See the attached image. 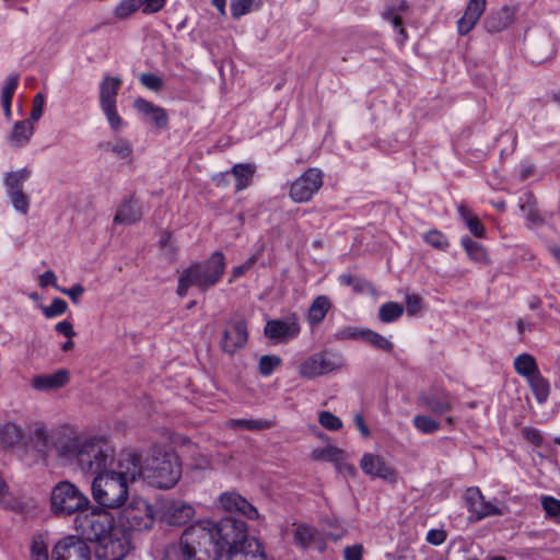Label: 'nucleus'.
<instances>
[{
  "instance_id": "f03ea898",
  "label": "nucleus",
  "mask_w": 560,
  "mask_h": 560,
  "mask_svg": "<svg viewBox=\"0 0 560 560\" xmlns=\"http://www.w3.org/2000/svg\"><path fill=\"white\" fill-rule=\"evenodd\" d=\"M74 529L80 539L95 544L100 560H122L131 549V535L104 509L88 508L75 515Z\"/></svg>"
},
{
  "instance_id": "4d7b16f0",
  "label": "nucleus",
  "mask_w": 560,
  "mask_h": 560,
  "mask_svg": "<svg viewBox=\"0 0 560 560\" xmlns=\"http://www.w3.org/2000/svg\"><path fill=\"white\" fill-rule=\"evenodd\" d=\"M44 106L45 96L43 93H37L33 100V108L28 120H31L32 122L37 121L43 115Z\"/></svg>"
},
{
  "instance_id": "f257e3e1",
  "label": "nucleus",
  "mask_w": 560,
  "mask_h": 560,
  "mask_svg": "<svg viewBox=\"0 0 560 560\" xmlns=\"http://www.w3.org/2000/svg\"><path fill=\"white\" fill-rule=\"evenodd\" d=\"M234 530L232 516L218 523L198 521L182 533L178 542L165 548L162 560H219Z\"/></svg>"
},
{
  "instance_id": "dca6fc26",
  "label": "nucleus",
  "mask_w": 560,
  "mask_h": 560,
  "mask_svg": "<svg viewBox=\"0 0 560 560\" xmlns=\"http://www.w3.org/2000/svg\"><path fill=\"white\" fill-rule=\"evenodd\" d=\"M68 438H60L55 432H49L42 422H35L30 427V443L40 458H46L48 453L56 450L59 455V446Z\"/></svg>"
},
{
  "instance_id": "052dcab7",
  "label": "nucleus",
  "mask_w": 560,
  "mask_h": 560,
  "mask_svg": "<svg viewBox=\"0 0 560 560\" xmlns=\"http://www.w3.org/2000/svg\"><path fill=\"white\" fill-rule=\"evenodd\" d=\"M339 280L342 284L352 287L353 290L357 292H362L364 288L368 285L365 281L352 275H341L339 277Z\"/></svg>"
},
{
  "instance_id": "338daca9",
  "label": "nucleus",
  "mask_w": 560,
  "mask_h": 560,
  "mask_svg": "<svg viewBox=\"0 0 560 560\" xmlns=\"http://www.w3.org/2000/svg\"><path fill=\"white\" fill-rule=\"evenodd\" d=\"M345 560H362V546L353 545L345 548Z\"/></svg>"
},
{
  "instance_id": "c756f323",
  "label": "nucleus",
  "mask_w": 560,
  "mask_h": 560,
  "mask_svg": "<svg viewBox=\"0 0 560 560\" xmlns=\"http://www.w3.org/2000/svg\"><path fill=\"white\" fill-rule=\"evenodd\" d=\"M407 9L408 3L405 0H400L397 4L388 7L383 13V18L389 21L395 28H398V32L402 36V39H406L407 34L405 28L401 27L402 22L400 13L406 12Z\"/></svg>"
},
{
  "instance_id": "a18cd8bd",
  "label": "nucleus",
  "mask_w": 560,
  "mask_h": 560,
  "mask_svg": "<svg viewBox=\"0 0 560 560\" xmlns=\"http://www.w3.org/2000/svg\"><path fill=\"white\" fill-rule=\"evenodd\" d=\"M281 364V359L280 357L278 355H262L260 359H259V363H258V370H259V373L262 375V376H269L273 373V371L280 366Z\"/></svg>"
},
{
  "instance_id": "4c0bfd02",
  "label": "nucleus",
  "mask_w": 560,
  "mask_h": 560,
  "mask_svg": "<svg viewBox=\"0 0 560 560\" xmlns=\"http://www.w3.org/2000/svg\"><path fill=\"white\" fill-rule=\"evenodd\" d=\"M460 244L465 248L470 259L477 262H483L487 260V252L480 243L471 240L468 236H464L460 240Z\"/></svg>"
},
{
  "instance_id": "09e8293b",
  "label": "nucleus",
  "mask_w": 560,
  "mask_h": 560,
  "mask_svg": "<svg viewBox=\"0 0 560 560\" xmlns=\"http://www.w3.org/2000/svg\"><path fill=\"white\" fill-rule=\"evenodd\" d=\"M68 304L65 300L56 298L48 306L43 307V313L47 318H54L66 313Z\"/></svg>"
},
{
  "instance_id": "69168bd1",
  "label": "nucleus",
  "mask_w": 560,
  "mask_h": 560,
  "mask_svg": "<svg viewBox=\"0 0 560 560\" xmlns=\"http://www.w3.org/2000/svg\"><path fill=\"white\" fill-rule=\"evenodd\" d=\"M446 540V533L443 529H430L427 534V541L440 546Z\"/></svg>"
},
{
  "instance_id": "bf43d9fd",
  "label": "nucleus",
  "mask_w": 560,
  "mask_h": 560,
  "mask_svg": "<svg viewBox=\"0 0 560 560\" xmlns=\"http://www.w3.org/2000/svg\"><path fill=\"white\" fill-rule=\"evenodd\" d=\"M406 308L410 316L418 314L422 310V299L418 294H408L406 296Z\"/></svg>"
},
{
  "instance_id": "0e129e2a",
  "label": "nucleus",
  "mask_w": 560,
  "mask_h": 560,
  "mask_svg": "<svg viewBox=\"0 0 560 560\" xmlns=\"http://www.w3.org/2000/svg\"><path fill=\"white\" fill-rule=\"evenodd\" d=\"M133 107L141 114H143L147 118L152 114L154 108L156 107L153 103L144 100V98H136L133 102Z\"/></svg>"
},
{
  "instance_id": "423d86ee",
  "label": "nucleus",
  "mask_w": 560,
  "mask_h": 560,
  "mask_svg": "<svg viewBox=\"0 0 560 560\" xmlns=\"http://www.w3.org/2000/svg\"><path fill=\"white\" fill-rule=\"evenodd\" d=\"M224 270L225 257L221 252H215L207 261L194 264L180 273L176 292L185 296L190 287L205 292L220 281Z\"/></svg>"
},
{
  "instance_id": "1a4fd4ad",
  "label": "nucleus",
  "mask_w": 560,
  "mask_h": 560,
  "mask_svg": "<svg viewBox=\"0 0 560 560\" xmlns=\"http://www.w3.org/2000/svg\"><path fill=\"white\" fill-rule=\"evenodd\" d=\"M155 513L149 502L142 498H132L120 511L118 526L126 528L128 534L132 530H148L153 526Z\"/></svg>"
},
{
  "instance_id": "e2e57ef3",
  "label": "nucleus",
  "mask_w": 560,
  "mask_h": 560,
  "mask_svg": "<svg viewBox=\"0 0 560 560\" xmlns=\"http://www.w3.org/2000/svg\"><path fill=\"white\" fill-rule=\"evenodd\" d=\"M57 290L60 291L61 293L68 295L74 304H78L80 302V299H81L82 294L84 293V288L80 283H75L71 288H68V289L57 288Z\"/></svg>"
},
{
  "instance_id": "2eb2a0df",
  "label": "nucleus",
  "mask_w": 560,
  "mask_h": 560,
  "mask_svg": "<svg viewBox=\"0 0 560 560\" xmlns=\"http://www.w3.org/2000/svg\"><path fill=\"white\" fill-rule=\"evenodd\" d=\"M465 502L475 521L504 515L506 510L497 502L487 501L478 487H470L466 490Z\"/></svg>"
},
{
  "instance_id": "3c124183",
  "label": "nucleus",
  "mask_w": 560,
  "mask_h": 560,
  "mask_svg": "<svg viewBox=\"0 0 560 560\" xmlns=\"http://www.w3.org/2000/svg\"><path fill=\"white\" fill-rule=\"evenodd\" d=\"M318 421L322 427L330 431L338 430L342 427V421L329 411H322Z\"/></svg>"
},
{
  "instance_id": "9d476101",
  "label": "nucleus",
  "mask_w": 560,
  "mask_h": 560,
  "mask_svg": "<svg viewBox=\"0 0 560 560\" xmlns=\"http://www.w3.org/2000/svg\"><path fill=\"white\" fill-rule=\"evenodd\" d=\"M346 366L342 354L332 350H323L306 358L299 365V373L305 378H315Z\"/></svg>"
},
{
  "instance_id": "9b49d317",
  "label": "nucleus",
  "mask_w": 560,
  "mask_h": 560,
  "mask_svg": "<svg viewBox=\"0 0 560 560\" xmlns=\"http://www.w3.org/2000/svg\"><path fill=\"white\" fill-rule=\"evenodd\" d=\"M121 84V79L110 75H104L100 83V106L114 131L124 126V120L117 112V95Z\"/></svg>"
},
{
  "instance_id": "c03bdc74",
  "label": "nucleus",
  "mask_w": 560,
  "mask_h": 560,
  "mask_svg": "<svg viewBox=\"0 0 560 560\" xmlns=\"http://www.w3.org/2000/svg\"><path fill=\"white\" fill-rule=\"evenodd\" d=\"M139 9H141L140 0H121L115 8V16L125 20Z\"/></svg>"
},
{
  "instance_id": "a878e982",
  "label": "nucleus",
  "mask_w": 560,
  "mask_h": 560,
  "mask_svg": "<svg viewBox=\"0 0 560 560\" xmlns=\"http://www.w3.org/2000/svg\"><path fill=\"white\" fill-rule=\"evenodd\" d=\"M141 218L142 210L139 202L133 198H129L117 208L114 224L130 225L140 221Z\"/></svg>"
},
{
  "instance_id": "20e7f679",
  "label": "nucleus",
  "mask_w": 560,
  "mask_h": 560,
  "mask_svg": "<svg viewBox=\"0 0 560 560\" xmlns=\"http://www.w3.org/2000/svg\"><path fill=\"white\" fill-rule=\"evenodd\" d=\"M59 456L74 462L86 474H98L116 465L114 450L104 440L70 438L59 446Z\"/></svg>"
},
{
  "instance_id": "603ef678",
  "label": "nucleus",
  "mask_w": 560,
  "mask_h": 560,
  "mask_svg": "<svg viewBox=\"0 0 560 560\" xmlns=\"http://www.w3.org/2000/svg\"><path fill=\"white\" fill-rule=\"evenodd\" d=\"M139 81L144 88L154 92H159L163 88V80L154 73H142Z\"/></svg>"
},
{
  "instance_id": "58836bf2",
  "label": "nucleus",
  "mask_w": 560,
  "mask_h": 560,
  "mask_svg": "<svg viewBox=\"0 0 560 560\" xmlns=\"http://www.w3.org/2000/svg\"><path fill=\"white\" fill-rule=\"evenodd\" d=\"M363 339L369 345L374 347L375 349L383 350L386 352H390L394 348V345L390 340L380 335L376 331L365 328L363 331Z\"/></svg>"
},
{
  "instance_id": "6e6552de",
  "label": "nucleus",
  "mask_w": 560,
  "mask_h": 560,
  "mask_svg": "<svg viewBox=\"0 0 560 560\" xmlns=\"http://www.w3.org/2000/svg\"><path fill=\"white\" fill-rule=\"evenodd\" d=\"M234 532L225 548L228 560H266L260 542L247 536V525L244 521L235 518Z\"/></svg>"
},
{
  "instance_id": "412c9836",
  "label": "nucleus",
  "mask_w": 560,
  "mask_h": 560,
  "mask_svg": "<svg viewBox=\"0 0 560 560\" xmlns=\"http://www.w3.org/2000/svg\"><path fill=\"white\" fill-rule=\"evenodd\" d=\"M360 467L362 471L373 478H381L384 480H394L395 471L387 465L385 459L376 454L365 453L361 460Z\"/></svg>"
},
{
  "instance_id": "c9c22d12",
  "label": "nucleus",
  "mask_w": 560,
  "mask_h": 560,
  "mask_svg": "<svg viewBox=\"0 0 560 560\" xmlns=\"http://www.w3.org/2000/svg\"><path fill=\"white\" fill-rule=\"evenodd\" d=\"M312 457L317 460H327L339 465L346 459L347 456L342 450L336 446H327L324 448L314 450Z\"/></svg>"
},
{
  "instance_id": "aec40b11",
  "label": "nucleus",
  "mask_w": 560,
  "mask_h": 560,
  "mask_svg": "<svg viewBox=\"0 0 560 560\" xmlns=\"http://www.w3.org/2000/svg\"><path fill=\"white\" fill-rule=\"evenodd\" d=\"M219 503L224 511L231 514L242 515L248 520L258 517L256 508L236 492L229 491L222 493L219 498Z\"/></svg>"
},
{
  "instance_id": "6ab92c4d",
  "label": "nucleus",
  "mask_w": 560,
  "mask_h": 560,
  "mask_svg": "<svg viewBox=\"0 0 560 560\" xmlns=\"http://www.w3.org/2000/svg\"><path fill=\"white\" fill-rule=\"evenodd\" d=\"M247 327L243 319H236L228 324L223 331L221 349L232 355L247 343Z\"/></svg>"
},
{
  "instance_id": "ddd939ff",
  "label": "nucleus",
  "mask_w": 560,
  "mask_h": 560,
  "mask_svg": "<svg viewBox=\"0 0 560 560\" xmlns=\"http://www.w3.org/2000/svg\"><path fill=\"white\" fill-rule=\"evenodd\" d=\"M156 515L168 525L182 526L194 517L195 509L185 501L163 498L158 501Z\"/></svg>"
},
{
  "instance_id": "a211bd4d",
  "label": "nucleus",
  "mask_w": 560,
  "mask_h": 560,
  "mask_svg": "<svg viewBox=\"0 0 560 560\" xmlns=\"http://www.w3.org/2000/svg\"><path fill=\"white\" fill-rule=\"evenodd\" d=\"M301 326L295 316L287 319H271L266 323L265 335L277 342H288L299 336Z\"/></svg>"
},
{
  "instance_id": "72a5a7b5",
  "label": "nucleus",
  "mask_w": 560,
  "mask_h": 560,
  "mask_svg": "<svg viewBox=\"0 0 560 560\" xmlns=\"http://www.w3.org/2000/svg\"><path fill=\"white\" fill-rule=\"evenodd\" d=\"M529 386L539 404H544L549 396L550 386L549 382L541 375L540 372L528 378Z\"/></svg>"
},
{
  "instance_id": "473e14b6",
  "label": "nucleus",
  "mask_w": 560,
  "mask_h": 560,
  "mask_svg": "<svg viewBox=\"0 0 560 560\" xmlns=\"http://www.w3.org/2000/svg\"><path fill=\"white\" fill-rule=\"evenodd\" d=\"M272 422L268 420L260 419H230L226 422V427L230 429H241L248 431H259L271 428Z\"/></svg>"
},
{
  "instance_id": "39448f33",
  "label": "nucleus",
  "mask_w": 560,
  "mask_h": 560,
  "mask_svg": "<svg viewBox=\"0 0 560 560\" xmlns=\"http://www.w3.org/2000/svg\"><path fill=\"white\" fill-rule=\"evenodd\" d=\"M139 471V479L150 486L168 490L177 485L182 477V463L177 454L162 446H152L142 463L141 457L135 453Z\"/></svg>"
},
{
  "instance_id": "774afa93",
  "label": "nucleus",
  "mask_w": 560,
  "mask_h": 560,
  "mask_svg": "<svg viewBox=\"0 0 560 560\" xmlns=\"http://www.w3.org/2000/svg\"><path fill=\"white\" fill-rule=\"evenodd\" d=\"M55 329L57 332L63 335L65 337L71 339L75 336V331L73 329L72 324L69 320H62L56 324Z\"/></svg>"
},
{
  "instance_id": "4be33fe9",
  "label": "nucleus",
  "mask_w": 560,
  "mask_h": 560,
  "mask_svg": "<svg viewBox=\"0 0 560 560\" xmlns=\"http://www.w3.org/2000/svg\"><path fill=\"white\" fill-rule=\"evenodd\" d=\"M419 404L432 413L443 415L453 409L454 399L444 390H432L421 394Z\"/></svg>"
},
{
  "instance_id": "c85d7f7f",
  "label": "nucleus",
  "mask_w": 560,
  "mask_h": 560,
  "mask_svg": "<svg viewBox=\"0 0 560 560\" xmlns=\"http://www.w3.org/2000/svg\"><path fill=\"white\" fill-rule=\"evenodd\" d=\"M511 23L510 10H502L491 13L485 20V27L489 33H498L506 28Z\"/></svg>"
},
{
  "instance_id": "49530a36",
  "label": "nucleus",
  "mask_w": 560,
  "mask_h": 560,
  "mask_svg": "<svg viewBox=\"0 0 560 560\" xmlns=\"http://www.w3.org/2000/svg\"><path fill=\"white\" fill-rule=\"evenodd\" d=\"M424 241L432 247L441 250H445L450 243L447 237L439 230H430L424 234Z\"/></svg>"
},
{
  "instance_id": "37998d69",
  "label": "nucleus",
  "mask_w": 560,
  "mask_h": 560,
  "mask_svg": "<svg viewBox=\"0 0 560 560\" xmlns=\"http://www.w3.org/2000/svg\"><path fill=\"white\" fill-rule=\"evenodd\" d=\"M521 210L525 212L526 219L533 224H537L541 221L539 214L535 210V202L530 194H524L520 198Z\"/></svg>"
},
{
  "instance_id": "f704fd0d",
  "label": "nucleus",
  "mask_w": 560,
  "mask_h": 560,
  "mask_svg": "<svg viewBox=\"0 0 560 560\" xmlns=\"http://www.w3.org/2000/svg\"><path fill=\"white\" fill-rule=\"evenodd\" d=\"M458 213L460 215V219L464 221L468 230L474 234L476 237H483L486 230L480 220L474 215L470 210H468L464 206L458 207Z\"/></svg>"
},
{
  "instance_id": "bb28decb",
  "label": "nucleus",
  "mask_w": 560,
  "mask_h": 560,
  "mask_svg": "<svg viewBox=\"0 0 560 560\" xmlns=\"http://www.w3.org/2000/svg\"><path fill=\"white\" fill-rule=\"evenodd\" d=\"M331 308V302L326 295L316 296L307 312V322L311 326L320 324Z\"/></svg>"
},
{
  "instance_id": "0eeeda50",
  "label": "nucleus",
  "mask_w": 560,
  "mask_h": 560,
  "mask_svg": "<svg viewBox=\"0 0 560 560\" xmlns=\"http://www.w3.org/2000/svg\"><path fill=\"white\" fill-rule=\"evenodd\" d=\"M50 505L57 516L78 515L90 506V500L75 485L60 481L51 490Z\"/></svg>"
},
{
  "instance_id": "f3484780",
  "label": "nucleus",
  "mask_w": 560,
  "mask_h": 560,
  "mask_svg": "<svg viewBox=\"0 0 560 560\" xmlns=\"http://www.w3.org/2000/svg\"><path fill=\"white\" fill-rule=\"evenodd\" d=\"M51 560H91V550L79 537L67 536L56 544Z\"/></svg>"
},
{
  "instance_id": "f8f14e48",
  "label": "nucleus",
  "mask_w": 560,
  "mask_h": 560,
  "mask_svg": "<svg viewBox=\"0 0 560 560\" xmlns=\"http://www.w3.org/2000/svg\"><path fill=\"white\" fill-rule=\"evenodd\" d=\"M31 175L32 171L27 167L3 174V185L7 197L13 209L22 214H27L31 206V197L23 190L24 184L28 180Z\"/></svg>"
},
{
  "instance_id": "4468645a",
  "label": "nucleus",
  "mask_w": 560,
  "mask_h": 560,
  "mask_svg": "<svg viewBox=\"0 0 560 560\" xmlns=\"http://www.w3.org/2000/svg\"><path fill=\"white\" fill-rule=\"evenodd\" d=\"M323 172L311 167L298 177L290 187V198L294 202H307L323 186Z\"/></svg>"
},
{
  "instance_id": "2f4dec72",
  "label": "nucleus",
  "mask_w": 560,
  "mask_h": 560,
  "mask_svg": "<svg viewBox=\"0 0 560 560\" xmlns=\"http://www.w3.org/2000/svg\"><path fill=\"white\" fill-rule=\"evenodd\" d=\"M320 539L318 530L308 525H299L294 533L295 542L302 548H307Z\"/></svg>"
},
{
  "instance_id": "8fccbe9b",
  "label": "nucleus",
  "mask_w": 560,
  "mask_h": 560,
  "mask_svg": "<svg viewBox=\"0 0 560 560\" xmlns=\"http://www.w3.org/2000/svg\"><path fill=\"white\" fill-rule=\"evenodd\" d=\"M365 328H358V327H354V326H347L342 329H339L336 334H335V339L336 340H358V339H363V331H364Z\"/></svg>"
},
{
  "instance_id": "cd10ccee",
  "label": "nucleus",
  "mask_w": 560,
  "mask_h": 560,
  "mask_svg": "<svg viewBox=\"0 0 560 560\" xmlns=\"http://www.w3.org/2000/svg\"><path fill=\"white\" fill-rule=\"evenodd\" d=\"M255 172H256V166L253 164H248V163L235 164L231 168V174L234 176V178L236 180V184H235L236 191H241L250 185Z\"/></svg>"
},
{
  "instance_id": "393cba45",
  "label": "nucleus",
  "mask_w": 560,
  "mask_h": 560,
  "mask_svg": "<svg viewBox=\"0 0 560 560\" xmlns=\"http://www.w3.org/2000/svg\"><path fill=\"white\" fill-rule=\"evenodd\" d=\"M69 381L67 370H58L51 374L37 375L32 380V386L36 390L47 392L63 387Z\"/></svg>"
},
{
  "instance_id": "a19ab883",
  "label": "nucleus",
  "mask_w": 560,
  "mask_h": 560,
  "mask_svg": "<svg viewBox=\"0 0 560 560\" xmlns=\"http://www.w3.org/2000/svg\"><path fill=\"white\" fill-rule=\"evenodd\" d=\"M412 423L415 428L423 434H432L440 430V422L424 415L413 417Z\"/></svg>"
},
{
  "instance_id": "b1692460",
  "label": "nucleus",
  "mask_w": 560,
  "mask_h": 560,
  "mask_svg": "<svg viewBox=\"0 0 560 560\" xmlns=\"http://www.w3.org/2000/svg\"><path fill=\"white\" fill-rule=\"evenodd\" d=\"M33 133L34 126L31 120L15 121L7 136V141L12 148L21 149L28 144Z\"/></svg>"
},
{
  "instance_id": "680f3d73",
  "label": "nucleus",
  "mask_w": 560,
  "mask_h": 560,
  "mask_svg": "<svg viewBox=\"0 0 560 560\" xmlns=\"http://www.w3.org/2000/svg\"><path fill=\"white\" fill-rule=\"evenodd\" d=\"M166 0H140L142 13L153 14L161 11L165 5Z\"/></svg>"
},
{
  "instance_id": "ea45409f",
  "label": "nucleus",
  "mask_w": 560,
  "mask_h": 560,
  "mask_svg": "<svg viewBox=\"0 0 560 560\" xmlns=\"http://www.w3.org/2000/svg\"><path fill=\"white\" fill-rule=\"evenodd\" d=\"M105 150L113 152L119 159H130L133 152L132 144L122 138L116 139L114 142L103 144Z\"/></svg>"
},
{
  "instance_id": "5701e85b",
  "label": "nucleus",
  "mask_w": 560,
  "mask_h": 560,
  "mask_svg": "<svg viewBox=\"0 0 560 560\" xmlns=\"http://www.w3.org/2000/svg\"><path fill=\"white\" fill-rule=\"evenodd\" d=\"M487 0H469L464 15L457 22V30L460 35L468 34L477 24L486 10Z\"/></svg>"
},
{
  "instance_id": "e433bc0d",
  "label": "nucleus",
  "mask_w": 560,
  "mask_h": 560,
  "mask_svg": "<svg viewBox=\"0 0 560 560\" xmlns=\"http://www.w3.org/2000/svg\"><path fill=\"white\" fill-rule=\"evenodd\" d=\"M404 307L397 302H386L378 310V318L383 323H393L401 317Z\"/></svg>"
},
{
  "instance_id": "de8ad7c7",
  "label": "nucleus",
  "mask_w": 560,
  "mask_h": 560,
  "mask_svg": "<svg viewBox=\"0 0 560 560\" xmlns=\"http://www.w3.org/2000/svg\"><path fill=\"white\" fill-rule=\"evenodd\" d=\"M20 75L12 73L7 77L4 85L1 91V102H12L14 93L18 89Z\"/></svg>"
},
{
  "instance_id": "6e6d98bb",
  "label": "nucleus",
  "mask_w": 560,
  "mask_h": 560,
  "mask_svg": "<svg viewBox=\"0 0 560 560\" xmlns=\"http://www.w3.org/2000/svg\"><path fill=\"white\" fill-rule=\"evenodd\" d=\"M148 120L154 124V126L159 129L165 128L167 126V114L164 108L156 106L152 114L148 116Z\"/></svg>"
},
{
  "instance_id": "79ce46f5",
  "label": "nucleus",
  "mask_w": 560,
  "mask_h": 560,
  "mask_svg": "<svg viewBox=\"0 0 560 560\" xmlns=\"http://www.w3.org/2000/svg\"><path fill=\"white\" fill-rule=\"evenodd\" d=\"M230 8L232 18L237 20L253 10L258 9L259 2L256 0H232Z\"/></svg>"
},
{
  "instance_id": "864d4df0",
  "label": "nucleus",
  "mask_w": 560,
  "mask_h": 560,
  "mask_svg": "<svg viewBox=\"0 0 560 560\" xmlns=\"http://www.w3.org/2000/svg\"><path fill=\"white\" fill-rule=\"evenodd\" d=\"M31 555L33 560H48V550L42 539H34L32 541Z\"/></svg>"
},
{
  "instance_id": "13d9d810",
  "label": "nucleus",
  "mask_w": 560,
  "mask_h": 560,
  "mask_svg": "<svg viewBox=\"0 0 560 560\" xmlns=\"http://www.w3.org/2000/svg\"><path fill=\"white\" fill-rule=\"evenodd\" d=\"M522 436L534 444L535 446H541L544 439L541 436V433L538 429L533 427H524L522 429Z\"/></svg>"
},
{
  "instance_id": "5fc2aeb1",
  "label": "nucleus",
  "mask_w": 560,
  "mask_h": 560,
  "mask_svg": "<svg viewBox=\"0 0 560 560\" xmlns=\"http://www.w3.org/2000/svg\"><path fill=\"white\" fill-rule=\"evenodd\" d=\"M541 504L548 516L557 517L560 515V500L552 497H544Z\"/></svg>"
},
{
  "instance_id": "7c9ffc66",
  "label": "nucleus",
  "mask_w": 560,
  "mask_h": 560,
  "mask_svg": "<svg viewBox=\"0 0 560 560\" xmlns=\"http://www.w3.org/2000/svg\"><path fill=\"white\" fill-rule=\"evenodd\" d=\"M514 369L527 380L539 372L535 358L528 353H522L514 359Z\"/></svg>"
},
{
  "instance_id": "7ed1b4c3",
  "label": "nucleus",
  "mask_w": 560,
  "mask_h": 560,
  "mask_svg": "<svg viewBox=\"0 0 560 560\" xmlns=\"http://www.w3.org/2000/svg\"><path fill=\"white\" fill-rule=\"evenodd\" d=\"M139 471L135 453H120L116 465L94 477L93 499L104 508H120L128 499L129 483L139 480Z\"/></svg>"
}]
</instances>
